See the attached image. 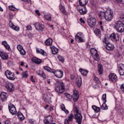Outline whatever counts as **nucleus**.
Masks as SVG:
<instances>
[{
  "label": "nucleus",
  "instance_id": "f257e3e1",
  "mask_svg": "<svg viewBox=\"0 0 124 124\" xmlns=\"http://www.w3.org/2000/svg\"><path fill=\"white\" fill-rule=\"evenodd\" d=\"M74 119L76 120L78 124H82V120H83V116L81 113H79V109L77 107L74 108Z\"/></svg>",
  "mask_w": 124,
  "mask_h": 124
},
{
  "label": "nucleus",
  "instance_id": "f03ea898",
  "mask_svg": "<svg viewBox=\"0 0 124 124\" xmlns=\"http://www.w3.org/2000/svg\"><path fill=\"white\" fill-rule=\"evenodd\" d=\"M65 90L64 84L62 81H59L55 85V91L58 93H62Z\"/></svg>",
  "mask_w": 124,
  "mask_h": 124
},
{
  "label": "nucleus",
  "instance_id": "7ed1b4c3",
  "mask_svg": "<svg viewBox=\"0 0 124 124\" xmlns=\"http://www.w3.org/2000/svg\"><path fill=\"white\" fill-rule=\"evenodd\" d=\"M114 29L118 32H124V24L121 21H117L115 22Z\"/></svg>",
  "mask_w": 124,
  "mask_h": 124
},
{
  "label": "nucleus",
  "instance_id": "20e7f679",
  "mask_svg": "<svg viewBox=\"0 0 124 124\" xmlns=\"http://www.w3.org/2000/svg\"><path fill=\"white\" fill-rule=\"evenodd\" d=\"M90 53L95 61L99 62V55L97 53V50H96V49H94V48H91Z\"/></svg>",
  "mask_w": 124,
  "mask_h": 124
},
{
  "label": "nucleus",
  "instance_id": "39448f33",
  "mask_svg": "<svg viewBox=\"0 0 124 124\" xmlns=\"http://www.w3.org/2000/svg\"><path fill=\"white\" fill-rule=\"evenodd\" d=\"M5 74L6 75V78L9 80H11L12 81H14L16 78V77L15 76V74L13 72L7 70L5 71Z\"/></svg>",
  "mask_w": 124,
  "mask_h": 124
},
{
  "label": "nucleus",
  "instance_id": "423d86ee",
  "mask_svg": "<svg viewBox=\"0 0 124 124\" xmlns=\"http://www.w3.org/2000/svg\"><path fill=\"white\" fill-rule=\"evenodd\" d=\"M77 11L80 13V15H85L86 14L87 12H88V10H87V8L86 6H80L78 5L77 7Z\"/></svg>",
  "mask_w": 124,
  "mask_h": 124
},
{
  "label": "nucleus",
  "instance_id": "0eeeda50",
  "mask_svg": "<svg viewBox=\"0 0 124 124\" xmlns=\"http://www.w3.org/2000/svg\"><path fill=\"white\" fill-rule=\"evenodd\" d=\"M113 11L111 10H108V11L106 12V16L105 19L106 21L108 22H110L113 19Z\"/></svg>",
  "mask_w": 124,
  "mask_h": 124
},
{
  "label": "nucleus",
  "instance_id": "6e6552de",
  "mask_svg": "<svg viewBox=\"0 0 124 124\" xmlns=\"http://www.w3.org/2000/svg\"><path fill=\"white\" fill-rule=\"evenodd\" d=\"M87 23L88 26L93 29L96 25V19L95 18H89L87 20Z\"/></svg>",
  "mask_w": 124,
  "mask_h": 124
},
{
  "label": "nucleus",
  "instance_id": "1a4fd4ad",
  "mask_svg": "<svg viewBox=\"0 0 124 124\" xmlns=\"http://www.w3.org/2000/svg\"><path fill=\"white\" fill-rule=\"evenodd\" d=\"M9 111L12 115H16L17 114V110L15 106L12 104H9L8 105Z\"/></svg>",
  "mask_w": 124,
  "mask_h": 124
},
{
  "label": "nucleus",
  "instance_id": "9d476101",
  "mask_svg": "<svg viewBox=\"0 0 124 124\" xmlns=\"http://www.w3.org/2000/svg\"><path fill=\"white\" fill-rule=\"evenodd\" d=\"M111 40L114 41V42H117L119 41L120 39V37L119 36V34L117 33H112L109 36Z\"/></svg>",
  "mask_w": 124,
  "mask_h": 124
},
{
  "label": "nucleus",
  "instance_id": "9b49d317",
  "mask_svg": "<svg viewBox=\"0 0 124 124\" xmlns=\"http://www.w3.org/2000/svg\"><path fill=\"white\" fill-rule=\"evenodd\" d=\"M82 33H78L75 37V39L76 41H77L78 42H85V40L83 38V37H82Z\"/></svg>",
  "mask_w": 124,
  "mask_h": 124
},
{
  "label": "nucleus",
  "instance_id": "f8f14e48",
  "mask_svg": "<svg viewBox=\"0 0 124 124\" xmlns=\"http://www.w3.org/2000/svg\"><path fill=\"white\" fill-rule=\"evenodd\" d=\"M5 87L7 90L8 91V92H10V93H12V92H13V91L15 90L14 84L10 82L7 83L5 85Z\"/></svg>",
  "mask_w": 124,
  "mask_h": 124
},
{
  "label": "nucleus",
  "instance_id": "ddd939ff",
  "mask_svg": "<svg viewBox=\"0 0 124 124\" xmlns=\"http://www.w3.org/2000/svg\"><path fill=\"white\" fill-rule=\"evenodd\" d=\"M43 100H44L46 103H51V95L49 93H46L44 95L43 97Z\"/></svg>",
  "mask_w": 124,
  "mask_h": 124
},
{
  "label": "nucleus",
  "instance_id": "4468645a",
  "mask_svg": "<svg viewBox=\"0 0 124 124\" xmlns=\"http://www.w3.org/2000/svg\"><path fill=\"white\" fill-rule=\"evenodd\" d=\"M53 121L54 119H53V117L50 115L46 117L43 120V122L45 124H51L52 122Z\"/></svg>",
  "mask_w": 124,
  "mask_h": 124
},
{
  "label": "nucleus",
  "instance_id": "2eb2a0df",
  "mask_svg": "<svg viewBox=\"0 0 124 124\" xmlns=\"http://www.w3.org/2000/svg\"><path fill=\"white\" fill-rule=\"evenodd\" d=\"M52 73H53L57 78H62V76H63V72L62 70L55 71L54 70V72Z\"/></svg>",
  "mask_w": 124,
  "mask_h": 124
},
{
  "label": "nucleus",
  "instance_id": "dca6fc26",
  "mask_svg": "<svg viewBox=\"0 0 124 124\" xmlns=\"http://www.w3.org/2000/svg\"><path fill=\"white\" fill-rule=\"evenodd\" d=\"M34 26L37 31H43V30H44V25L43 24H41L39 23H36L34 24Z\"/></svg>",
  "mask_w": 124,
  "mask_h": 124
},
{
  "label": "nucleus",
  "instance_id": "f3484780",
  "mask_svg": "<svg viewBox=\"0 0 124 124\" xmlns=\"http://www.w3.org/2000/svg\"><path fill=\"white\" fill-rule=\"evenodd\" d=\"M108 79L111 82H116L117 81V75L115 74H110L108 75Z\"/></svg>",
  "mask_w": 124,
  "mask_h": 124
},
{
  "label": "nucleus",
  "instance_id": "a211bd4d",
  "mask_svg": "<svg viewBox=\"0 0 124 124\" xmlns=\"http://www.w3.org/2000/svg\"><path fill=\"white\" fill-rule=\"evenodd\" d=\"M9 27L11 28V29H12L13 30H14V31H20V28L17 27L16 26H15L14 24L12 23V21L11 20L9 21Z\"/></svg>",
  "mask_w": 124,
  "mask_h": 124
},
{
  "label": "nucleus",
  "instance_id": "6ab92c4d",
  "mask_svg": "<svg viewBox=\"0 0 124 124\" xmlns=\"http://www.w3.org/2000/svg\"><path fill=\"white\" fill-rule=\"evenodd\" d=\"M1 100L2 102L7 100V93L5 92H2L0 95Z\"/></svg>",
  "mask_w": 124,
  "mask_h": 124
},
{
  "label": "nucleus",
  "instance_id": "aec40b11",
  "mask_svg": "<svg viewBox=\"0 0 124 124\" xmlns=\"http://www.w3.org/2000/svg\"><path fill=\"white\" fill-rule=\"evenodd\" d=\"M73 119H74V116L73 114L71 113L68 117V119H65L64 120V123L66 124H69V122H72L73 121Z\"/></svg>",
  "mask_w": 124,
  "mask_h": 124
},
{
  "label": "nucleus",
  "instance_id": "412c9836",
  "mask_svg": "<svg viewBox=\"0 0 124 124\" xmlns=\"http://www.w3.org/2000/svg\"><path fill=\"white\" fill-rule=\"evenodd\" d=\"M0 57L2 60H7L8 59V55L3 51H0Z\"/></svg>",
  "mask_w": 124,
  "mask_h": 124
},
{
  "label": "nucleus",
  "instance_id": "4be33fe9",
  "mask_svg": "<svg viewBox=\"0 0 124 124\" xmlns=\"http://www.w3.org/2000/svg\"><path fill=\"white\" fill-rule=\"evenodd\" d=\"M59 8L62 13L64 15L67 16V13H66V11H65V8L64 7V6L62 4V3H60Z\"/></svg>",
  "mask_w": 124,
  "mask_h": 124
},
{
  "label": "nucleus",
  "instance_id": "5701e85b",
  "mask_svg": "<svg viewBox=\"0 0 124 124\" xmlns=\"http://www.w3.org/2000/svg\"><path fill=\"white\" fill-rule=\"evenodd\" d=\"M105 48L107 50L110 51L111 50H113L114 49V45L111 44L110 43H108L106 44V46H105Z\"/></svg>",
  "mask_w": 124,
  "mask_h": 124
},
{
  "label": "nucleus",
  "instance_id": "b1692460",
  "mask_svg": "<svg viewBox=\"0 0 124 124\" xmlns=\"http://www.w3.org/2000/svg\"><path fill=\"white\" fill-rule=\"evenodd\" d=\"M31 61L33 62H34V63H36V64H40V63H41V62H42L41 60L36 57H33L31 59Z\"/></svg>",
  "mask_w": 124,
  "mask_h": 124
},
{
  "label": "nucleus",
  "instance_id": "393cba45",
  "mask_svg": "<svg viewBox=\"0 0 124 124\" xmlns=\"http://www.w3.org/2000/svg\"><path fill=\"white\" fill-rule=\"evenodd\" d=\"M98 17L100 19L102 20L103 19H105V16L106 15V12H104L103 11H100V12L98 13Z\"/></svg>",
  "mask_w": 124,
  "mask_h": 124
},
{
  "label": "nucleus",
  "instance_id": "a878e982",
  "mask_svg": "<svg viewBox=\"0 0 124 124\" xmlns=\"http://www.w3.org/2000/svg\"><path fill=\"white\" fill-rule=\"evenodd\" d=\"M76 82L77 83V86L78 88H80V87H81V85H82V78L78 77L76 78Z\"/></svg>",
  "mask_w": 124,
  "mask_h": 124
},
{
  "label": "nucleus",
  "instance_id": "bb28decb",
  "mask_svg": "<svg viewBox=\"0 0 124 124\" xmlns=\"http://www.w3.org/2000/svg\"><path fill=\"white\" fill-rule=\"evenodd\" d=\"M79 99V94L76 93V91H74V93L73 94V99L74 102H76L77 100Z\"/></svg>",
  "mask_w": 124,
  "mask_h": 124
},
{
  "label": "nucleus",
  "instance_id": "cd10ccee",
  "mask_svg": "<svg viewBox=\"0 0 124 124\" xmlns=\"http://www.w3.org/2000/svg\"><path fill=\"white\" fill-rule=\"evenodd\" d=\"M2 45H3L5 48L7 49L8 50V51H10L11 48H10V46L9 45L7 44V42L6 41H4L1 42Z\"/></svg>",
  "mask_w": 124,
  "mask_h": 124
},
{
  "label": "nucleus",
  "instance_id": "c85d7f7f",
  "mask_svg": "<svg viewBox=\"0 0 124 124\" xmlns=\"http://www.w3.org/2000/svg\"><path fill=\"white\" fill-rule=\"evenodd\" d=\"M98 72L100 75L103 74V66L101 64L98 66Z\"/></svg>",
  "mask_w": 124,
  "mask_h": 124
},
{
  "label": "nucleus",
  "instance_id": "c756f323",
  "mask_svg": "<svg viewBox=\"0 0 124 124\" xmlns=\"http://www.w3.org/2000/svg\"><path fill=\"white\" fill-rule=\"evenodd\" d=\"M16 115L18 117V119L20 120V121H24V120H25V116H24V115L22 114V112H17Z\"/></svg>",
  "mask_w": 124,
  "mask_h": 124
},
{
  "label": "nucleus",
  "instance_id": "7c9ffc66",
  "mask_svg": "<svg viewBox=\"0 0 124 124\" xmlns=\"http://www.w3.org/2000/svg\"><path fill=\"white\" fill-rule=\"evenodd\" d=\"M50 49H51L52 53L53 55H56L59 53V49L55 46H50Z\"/></svg>",
  "mask_w": 124,
  "mask_h": 124
},
{
  "label": "nucleus",
  "instance_id": "2f4dec72",
  "mask_svg": "<svg viewBox=\"0 0 124 124\" xmlns=\"http://www.w3.org/2000/svg\"><path fill=\"white\" fill-rule=\"evenodd\" d=\"M52 43H53V39L51 38L47 39L45 42V44L47 46H50L52 45Z\"/></svg>",
  "mask_w": 124,
  "mask_h": 124
},
{
  "label": "nucleus",
  "instance_id": "473e14b6",
  "mask_svg": "<svg viewBox=\"0 0 124 124\" xmlns=\"http://www.w3.org/2000/svg\"><path fill=\"white\" fill-rule=\"evenodd\" d=\"M89 0H79V3L80 6H85Z\"/></svg>",
  "mask_w": 124,
  "mask_h": 124
},
{
  "label": "nucleus",
  "instance_id": "72a5a7b5",
  "mask_svg": "<svg viewBox=\"0 0 124 124\" xmlns=\"http://www.w3.org/2000/svg\"><path fill=\"white\" fill-rule=\"evenodd\" d=\"M37 75L39 76H40V77H42L43 78V79H46V76L45 75V73L42 71H40L37 73Z\"/></svg>",
  "mask_w": 124,
  "mask_h": 124
},
{
  "label": "nucleus",
  "instance_id": "f704fd0d",
  "mask_svg": "<svg viewBox=\"0 0 124 124\" xmlns=\"http://www.w3.org/2000/svg\"><path fill=\"white\" fill-rule=\"evenodd\" d=\"M36 53H37V54H41L43 56H46V52H45L44 50L36 48Z\"/></svg>",
  "mask_w": 124,
  "mask_h": 124
},
{
  "label": "nucleus",
  "instance_id": "c9c22d12",
  "mask_svg": "<svg viewBox=\"0 0 124 124\" xmlns=\"http://www.w3.org/2000/svg\"><path fill=\"white\" fill-rule=\"evenodd\" d=\"M79 71L80 73H81L82 75H83V76H87V75L88 74V72H89V71L84 70L82 68H80L79 69Z\"/></svg>",
  "mask_w": 124,
  "mask_h": 124
},
{
  "label": "nucleus",
  "instance_id": "e433bc0d",
  "mask_svg": "<svg viewBox=\"0 0 124 124\" xmlns=\"http://www.w3.org/2000/svg\"><path fill=\"white\" fill-rule=\"evenodd\" d=\"M94 33L96 36H100L101 35V31L99 29H95L94 31Z\"/></svg>",
  "mask_w": 124,
  "mask_h": 124
},
{
  "label": "nucleus",
  "instance_id": "4c0bfd02",
  "mask_svg": "<svg viewBox=\"0 0 124 124\" xmlns=\"http://www.w3.org/2000/svg\"><path fill=\"white\" fill-rule=\"evenodd\" d=\"M43 67L44 69H45V70H46V71H48V72H50L51 73H53V72H54V69H51L49 66H44Z\"/></svg>",
  "mask_w": 124,
  "mask_h": 124
},
{
  "label": "nucleus",
  "instance_id": "58836bf2",
  "mask_svg": "<svg viewBox=\"0 0 124 124\" xmlns=\"http://www.w3.org/2000/svg\"><path fill=\"white\" fill-rule=\"evenodd\" d=\"M92 108L94 110L95 113H98L100 111V108L96 107V106H93Z\"/></svg>",
  "mask_w": 124,
  "mask_h": 124
},
{
  "label": "nucleus",
  "instance_id": "ea45409f",
  "mask_svg": "<svg viewBox=\"0 0 124 124\" xmlns=\"http://www.w3.org/2000/svg\"><path fill=\"white\" fill-rule=\"evenodd\" d=\"M22 78H28L29 77V74H28V71H26L22 73Z\"/></svg>",
  "mask_w": 124,
  "mask_h": 124
},
{
  "label": "nucleus",
  "instance_id": "a19ab883",
  "mask_svg": "<svg viewBox=\"0 0 124 124\" xmlns=\"http://www.w3.org/2000/svg\"><path fill=\"white\" fill-rule=\"evenodd\" d=\"M64 94L69 101H71V100L72 99V95H71L70 94L67 93H65Z\"/></svg>",
  "mask_w": 124,
  "mask_h": 124
},
{
  "label": "nucleus",
  "instance_id": "79ce46f5",
  "mask_svg": "<svg viewBox=\"0 0 124 124\" xmlns=\"http://www.w3.org/2000/svg\"><path fill=\"white\" fill-rule=\"evenodd\" d=\"M106 103H103L102 105L101 106V109H102V110H107L108 109V107Z\"/></svg>",
  "mask_w": 124,
  "mask_h": 124
},
{
  "label": "nucleus",
  "instance_id": "37998d69",
  "mask_svg": "<svg viewBox=\"0 0 124 124\" xmlns=\"http://www.w3.org/2000/svg\"><path fill=\"white\" fill-rule=\"evenodd\" d=\"M93 80L96 84H98L99 85H100L101 84V82H100V80H99V78H98L95 77L93 78Z\"/></svg>",
  "mask_w": 124,
  "mask_h": 124
},
{
  "label": "nucleus",
  "instance_id": "c03bdc74",
  "mask_svg": "<svg viewBox=\"0 0 124 124\" xmlns=\"http://www.w3.org/2000/svg\"><path fill=\"white\" fill-rule=\"evenodd\" d=\"M108 41H109V38H107L106 36H105L104 39H103V41H102L103 43L107 44L108 43H109Z\"/></svg>",
  "mask_w": 124,
  "mask_h": 124
},
{
  "label": "nucleus",
  "instance_id": "a18cd8bd",
  "mask_svg": "<svg viewBox=\"0 0 124 124\" xmlns=\"http://www.w3.org/2000/svg\"><path fill=\"white\" fill-rule=\"evenodd\" d=\"M57 58L59 62H64V59H63L62 56L59 55L58 56Z\"/></svg>",
  "mask_w": 124,
  "mask_h": 124
},
{
  "label": "nucleus",
  "instance_id": "49530a36",
  "mask_svg": "<svg viewBox=\"0 0 124 124\" xmlns=\"http://www.w3.org/2000/svg\"><path fill=\"white\" fill-rule=\"evenodd\" d=\"M102 100L103 101V103H106V94H104L102 95Z\"/></svg>",
  "mask_w": 124,
  "mask_h": 124
},
{
  "label": "nucleus",
  "instance_id": "de8ad7c7",
  "mask_svg": "<svg viewBox=\"0 0 124 124\" xmlns=\"http://www.w3.org/2000/svg\"><path fill=\"white\" fill-rule=\"evenodd\" d=\"M9 9H10V10H12V11H16V9H17L15 7H14V6L12 5L9 6Z\"/></svg>",
  "mask_w": 124,
  "mask_h": 124
},
{
  "label": "nucleus",
  "instance_id": "09e8293b",
  "mask_svg": "<svg viewBox=\"0 0 124 124\" xmlns=\"http://www.w3.org/2000/svg\"><path fill=\"white\" fill-rule=\"evenodd\" d=\"M45 18H46L48 21H51V16L46 15L45 16Z\"/></svg>",
  "mask_w": 124,
  "mask_h": 124
},
{
  "label": "nucleus",
  "instance_id": "8fccbe9b",
  "mask_svg": "<svg viewBox=\"0 0 124 124\" xmlns=\"http://www.w3.org/2000/svg\"><path fill=\"white\" fill-rule=\"evenodd\" d=\"M118 67H119V70H123V69H124V64L120 63V64H119V65H118Z\"/></svg>",
  "mask_w": 124,
  "mask_h": 124
},
{
  "label": "nucleus",
  "instance_id": "3c124183",
  "mask_svg": "<svg viewBox=\"0 0 124 124\" xmlns=\"http://www.w3.org/2000/svg\"><path fill=\"white\" fill-rule=\"evenodd\" d=\"M29 123H30L31 124H36V121L32 119H29Z\"/></svg>",
  "mask_w": 124,
  "mask_h": 124
},
{
  "label": "nucleus",
  "instance_id": "603ef678",
  "mask_svg": "<svg viewBox=\"0 0 124 124\" xmlns=\"http://www.w3.org/2000/svg\"><path fill=\"white\" fill-rule=\"evenodd\" d=\"M19 52L22 56H25V55H26V51H25L23 48H22Z\"/></svg>",
  "mask_w": 124,
  "mask_h": 124
},
{
  "label": "nucleus",
  "instance_id": "864d4df0",
  "mask_svg": "<svg viewBox=\"0 0 124 124\" xmlns=\"http://www.w3.org/2000/svg\"><path fill=\"white\" fill-rule=\"evenodd\" d=\"M121 105H119L118 104H116L115 109L116 110H121Z\"/></svg>",
  "mask_w": 124,
  "mask_h": 124
},
{
  "label": "nucleus",
  "instance_id": "5fc2aeb1",
  "mask_svg": "<svg viewBox=\"0 0 124 124\" xmlns=\"http://www.w3.org/2000/svg\"><path fill=\"white\" fill-rule=\"evenodd\" d=\"M119 73H120L121 76H124V69L119 70Z\"/></svg>",
  "mask_w": 124,
  "mask_h": 124
},
{
  "label": "nucleus",
  "instance_id": "6e6d98bb",
  "mask_svg": "<svg viewBox=\"0 0 124 124\" xmlns=\"http://www.w3.org/2000/svg\"><path fill=\"white\" fill-rule=\"evenodd\" d=\"M17 49L19 51H20L21 50H22L23 48V46H22L19 45L17 46Z\"/></svg>",
  "mask_w": 124,
  "mask_h": 124
},
{
  "label": "nucleus",
  "instance_id": "4d7b16f0",
  "mask_svg": "<svg viewBox=\"0 0 124 124\" xmlns=\"http://www.w3.org/2000/svg\"><path fill=\"white\" fill-rule=\"evenodd\" d=\"M26 29L27 31H32V28L31 27V25H28L26 27Z\"/></svg>",
  "mask_w": 124,
  "mask_h": 124
},
{
  "label": "nucleus",
  "instance_id": "13d9d810",
  "mask_svg": "<svg viewBox=\"0 0 124 124\" xmlns=\"http://www.w3.org/2000/svg\"><path fill=\"white\" fill-rule=\"evenodd\" d=\"M115 1L118 3H121V2H122V3L124 4V0H115Z\"/></svg>",
  "mask_w": 124,
  "mask_h": 124
},
{
  "label": "nucleus",
  "instance_id": "bf43d9fd",
  "mask_svg": "<svg viewBox=\"0 0 124 124\" xmlns=\"http://www.w3.org/2000/svg\"><path fill=\"white\" fill-rule=\"evenodd\" d=\"M31 82H32L33 83H35V80H34V79H33V76H31Z\"/></svg>",
  "mask_w": 124,
  "mask_h": 124
},
{
  "label": "nucleus",
  "instance_id": "052dcab7",
  "mask_svg": "<svg viewBox=\"0 0 124 124\" xmlns=\"http://www.w3.org/2000/svg\"><path fill=\"white\" fill-rule=\"evenodd\" d=\"M120 89L122 91V92H124V84H122L120 86Z\"/></svg>",
  "mask_w": 124,
  "mask_h": 124
},
{
  "label": "nucleus",
  "instance_id": "680f3d73",
  "mask_svg": "<svg viewBox=\"0 0 124 124\" xmlns=\"http://www.w3.org/2000/svg\"><path fill=\"white\" fill-rule=\"evenodd\" d=\"M79 21L80 22V23H82V24H85V20L83 19V18L82 17H81L79 19Z\"/></svg>",
  "mask_w": 124,
  "mask_h": 124
},
{
  "label": "nucleus",
  "instance_id": "e2e57ef3",
  "mask_svg": "<svg viewBox=\"0 0 124 124\" xmlns=\"http://www.w3.org/2000/svg\"><path fill=\"white\" fill-rule=\"evenodd\" d=\"M120 20H121V21H122V22H124V15H122L120 16Z\"/></svg>",
  "mask_w": 124,
  "mask_h": 124
},
{
  "label": "nucleus",
  "instance_id": "0e129e2a",
  "mask_svg": "<svg viewBox=\"0 0 124 124\" xmlns=\"http://www.w3.org/2000/svg\"><path fill=\"white\" fill-rule=\"evenodd\" d=\"M61 108L62 109V110L63 111V110H64V109H65V107L64 106V105L62 104L61 106Z\"/></svg>",
  "mask_w": 124,
  "mask_h": 124
},
{
  "label": "nucleus",
  "instance_id": "69168bd1",
  "mask_svg": "<svg viewBox=\"0 0 124 124\" xmlns=\"http://www.w3.org/2000/svg\"><path fill=\"white\" fill-rule=\"evenodd\" d=\"M4 123L5 124H11V122L9 120H6Z\"/></svg>",
  "mask_w": 124,
  "mask_h": 124
},
{
  "label": "nucleus",
  "instance_id": "338daca9",
  "mask_svg": "<svg viewBox=\"0 0 124 124\" xmlns=\"http://www.w3.org/2000/svg\"><path fill=\"white\" fill-rule=\"evenodd\" d=\"M36 14H37L38 16H40V14L39 13V10H36L35 11Z\"/></svg>",
  "mask_w": 124,
  "mask_h": 124
},
{
  "label": "nucleus",
  "instance_id": "774afa93",
  "mask_svg": "<svg viewBox=\"0 0 124 124\" xmlns=\"http://www.w3.org/2000/svg\"><path fill=\"white\" fill-rule=\"evenodd\" d=\"M63 111H64L65 114H68V113H69V111H68V110L66 109L65 108H64Z\"/></svg>",
  "mask_w": 124,
  "mask_h": 124
}]
</instances>
